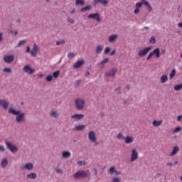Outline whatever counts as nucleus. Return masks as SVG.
Returning a JSON list of instances; mask_svg holds the SVG:
<instances>
[{"label":"nucleus","mask_w":182,"mask_h":182,"mask_svg":"<svg viewBox=\"0 0 182 182\" xmlns=\"http://www.w3.org/2000/svg\"><path fill=\"white\" fill-rule=\"evenodd\" d=\"M166 166H168V167H173V166H174V164L171 162H167Z\"/></svg>","instance_id":"obj_50"},{"label":"nucleus","mask_w":182,"mask_h":182,"mask_svg":"<svg viewBox=\"0 0 182 182\" xmlns=\"http://www.w3.org/2000/svg\"><path fill=\"white\" fill-rule=\"evenodd\" d=\"M150 43H156V37L152 36L149 41Z\"/></svg>","instance_id":"obj_44"},{"label":"nucleus","mask_w":182,"mask_h":182,"mask_svg":"<svg viewBox=\"0 0 182 182\" xmlns=\"http://www.w3.org/2000/svg\"><path fill=\"white\" fill-rule=\"evenodd\" d=\"M117 38H119V36H117V34H112L109 36L108 41L110 43H113L116 42V41H117Z\"/></svg>","instance_id":"obj_17"},{"label":"nucleus","mask_w":182,"mask_h":182,"mask_svg":"<svg viewBox=\"0 0 182 182\" xmlns=\"http://www.w3.org/2000/svg\"><path fill=\"white\" fill-rule=\"evenodd\" d=\"M56 173H58V174H62V170L61 169H55Z\"/></svg>","instance_id":"obj_56"},{"label":"nucleus","mask_w":182,"mask_h":182,"mask_svg":"<svg viewBox=\"0 0 182 182\" xmlns=\"http://www.w3.org/2000/svg\"><path fill=\"white\" fill-rule=\"evenodd\" d=\"M88 139L90 141L93 142L95 146H98L99 142L97 141V137H96V132L95 131H90L88 133Z\"/></svg>","instance_id":"obj_3"},{"label":"nucleus","mask_w":182,"mask_h":182,"mask_svg":"<svg viewBox=\"0 0 182 182\" xmlns=\"http://www.w3.org/2000/svg\"><path fill=\"white\" fill-rule=\"evenodd\" d=\"M26 52L27 53H29V52H31V47H29V46H26Z\"/></svg>","instance_id":"obj_54"},{"label":"nucleus","mask_w":182,"mask_h":182,"mask_svg":"<svg viewBox=\"0 0 182 182\" xmlns=\"http://www.w3.org/2000/svg\"><path fill=\"white\" fill-rule=\"evenodd\" d=\"M164 53H166V50L164 49L161 50V54L164 55Z\"/></svg>","instance_id":"obj_63"},{"label":"nucleus","mask_w":182,"mask_h":182,"mask_svg":"<svg viewBox=\"0 0 182 182\" xmlns=\"http://www.w3.org/2000/svg\"><path fill=\"white\" fill-rule=\"evenodd\" d=\"M68 21L70 22V23H73L75 22V20H73L70 17H68Z\"/></svg>","instance_id":"obj_48"},{"label":"nucleus","mask_w":182,"mask_h":182,"mask_svg":"<svg viewBox=\"0 0 182 182\" xmlns=\"http://www.w3.org/2000/svg\"><path fill=\"white\" fill-rule=\"evenodd\" d=\"M85 64L84 60H79L77 63L73 65L74 69H79L82 65Z\"/></svg>","instance_id":"obj_18"},{"label":"nucleus","mask_w":182,"mask_h":182,"mask_svg":"<svg viewBox=\"0 0 182 182\" xmlns=\"http://www.w3.org/2000/svg\"><path fill=\"white\" fill-rule=\"evenodd\" d=\"M37 176L35 173H31L29 174H27V178H31V180H35Z\"/></svg>","instance_id":"obj_27"},{"label":"nucleus","mask_w":182,"mask_h":182,"mask_svg":"<svg viewBox=\"0 0 182 182\" xmlns=\"http://www.w3.org/2000/svg\"><path fill=\"white\" fill-rule=\"evenodd\" d=\"M109 52H110V48L109 47H107L105 49V53L106 55H107V53H109Z\"/></svg>","instance_id":"obj_47"},{"label":"nucleus","mask_w":182,"mask_h":182,"mask_svg":"<svg viewBox=\"0 0 182 182\" xmlns=\"http://www.w3.org/2000/svg\"><path fill=\"white\" fill-rule=\"evenodd\" d=\"M88 18L89 19H95L97 22H102V18L99 13L89 14Z\"/></svg>","instance_id":"obj_8"},{"label":"nucleus","mask_w":182,"mask_h":182,"mask_svg":"<svg viewBox=\"0 0 182 182\" xmlns=\"http://www.w3.org/2000/svg\"><path fill=\"white\" fill-rule=\"evenodd\" d=\"M116 73H117V68H113L109 72L107 73L105 75L108 76V77H114L116 76Z\"/></svg>","instance_id":"obj_12"},{"label":"nucleus","mask_w":182,"mask_h":182,"mask_svg":"<svg viewBox=\"0 0 182 182\" xmlns=\"http://www.w3.org/2000/svg\"><path fill=\"white\" fill-rule=\"evenodd\" d=\"M47 82H52L53 80V76L49 75L46 77Z\"/></svg>","instance_id":"obj_38"},{"label":"nucleus","mask_w":182,"mask_h":182,"mask_svg":"<svg viewBox=\"0 0 182 182\" xmlns=\"http://www.w3.org/2000/svg\"><path fill=\"white\" fill-rule=\"evenodd\" d=\"M181 130H182V127H178L173 129V133H178Z\"/></svg>","instance_id":"obj_36"},{"label":"nucleus","mask_w":182,"mask_h":182,"mask_svg":"<svg viewBox=\"0 0 182 182\" xmlns=\"http://www.w3.org/2000/svg\"><path fill=\"white\" fill-rule=\"evenodd\" d=\"M90 9H92V6L88 5V6H86L85 7L81 9L80 12H83L85 11H90Z\"/></svg>","instance_id":"obj_31"},{"label":"nucleus","mask_w":182,"mask_h":182,"mask_svg":"<svg viewBox=\"0 0 182 182\" xmlns=\"http://www.w3.org/2000/svg\"><path fill=\"white\" fill-rule=\"evenodd\" d=\"M75 5H81L82 6H83V5H85V0H76Z\"/></svg>","instance_id":"obj_29"},{"label":"nucleus","mask_w":182,"mask_h":182,"mask_svg":"<svg viewBox=\"0 0 182 182\" xmlns=\"http://www.w3.org/2000/svg\"><path fill=\"white\" fill-rule=\"evenodd\" d=\"M14 59H15V55H5L4 58V60L6 63H12L14 62Z\"/></svg>","instance_id":"obj_11"},{"label":"nucleus","mask_w":182,"mask_h":182,"mask_svg":"<svg viewBox=\"0 0 182 182\" xmlns=\"http://www.w3.org/2000/svg\"><path fill=\"white\" fill-rule=\"evenodd\" d=\"M115 170V168H114V166H112L110 168H109V174H111V175H113V174H114V172L116 171H114Z\"/></svg>","instance_id":"obj_33"},{"label":"nucleus","mask_w":182,"mask_h":182,"mask_svg":"<svg viewBox=\"0 0 182 182\" xmlns=\"http://www.w3.org/2000/svg\"><path fill=\"white\" fill-rule=\"evenodd\" d=\"M93 170L95 176H97V168H95Z\"/></svg>","instance_id":"obj_60"},{"label":"nucleus","mask_w":182,"mask_h":182,"mask_svg":"<svg viewBox=\"0 0 182 182\" xmlns=\"http://www.w3.org/2000/svg\"><path fill=\"white\" fill-rule=\"evenodd\" d=\"M0 106L4 109V110L8 109V107H9V102L5 100H0Z\"/></svg>","instance_id":"obj_13"},{"label":"nucleus","mask_w":182,"mask_h":182,"mask_svg":"<svg viewBox=\"0 0 182 182\" xmlns=\"http://www.w3.org/2000/svg\"><path fill=\"white\" fill-rule=\"evenodd\" d=\"M84 129H86V126L85 125H78L77 127H75L74 128V130L77 131V132H82V130H84Z\"/></svg>","instance_id":"obj_24"},{"label":"nucleus","mask_w":182,"mask_h":182,"mask_svg":"<svg viewBox=\"0 0 182 182\" xmlns=\"http://www.w3.org/2000/svg\"><path fill=\"white\" fill-rule=\"evenodd\" d=\"M85 117V114H75L74 115L71 116V118L73 119V120H75V122H79V120H82Z\"/></svg>","instance_id":"obj_14"},{"label":"nucleus","mask_w":182,"mask_h":182,"mask_svg":"<svg viewBox=\"0 0 182 182\" xmlns=\"http://www.w3.org/2000/svg\"><path fill=\"white\" fill-rule=\"evenodd\" d=\"M89 75H90V73H89V71H87L85 73V76H89Z\"/></svg>","instance_id":"obj_64"},{"label":"nucleus","mask_w":182,"mask_h":182,"mask_svg":"<svg viewBox=\"0 0 182 182\" xmlns=\"http://www.w3.org/2000/svg\"><path fill=\"white\" fill-rule=\"evenodd\" d=\"M141 3L142 4V5H146V6H148L150 5V4L149 3V1H147V0H141Z\"/></svg>","instance_id":"obj_40"},{"label":"nucleus","mask_w":182,"mask_h":182,"mask_svg":"<svg viewBox=\"0 0 182 182\" xmlns=\"http://www.w3.org/2000/svg\"><path fill=\"white\" fill-rule=\"evenodd\" d=\"M33 164H32L31 163H27L21 167V170H28V171H31V170H33Z\"/></svg>","instance_id":"obj_15"},{"label":"nucleus","mask_w":182,"mask_h":182,"mask_svg":"<svg viewBox=\"0 0 182 182\" xmlns=\"http://www.w3.org/2000/svg\"><path fill=\"white\" fill-rule=\"evenodd\" d=\"M147 8L149 9V12H151L153 8L151 7V6L150 4L147 6Z\"/></svg>","instance_id":"obj_52"},{"label":"nucleus","mask_w":182,"mask_h":182,"mask_svg":"<svg viewBox=\"0 0 182 182\" xmlns=\"http://www.w3.org/2000/svg\"><path fill=\"white\" fill-rule=\"evenodd\" d=\"M6 146L11 153H17L18 146H16V145L14 144L12 142L6 141Z\"/></svg>","instance_id":"obj_6"},{"label":"nucleus","mask_w":182,"mask_h":182,"mask_svg":"<svg viewBox=\"0 0 182 182\" xmlns=\"http://www.w3.org/2000/svg\"><path fill=\"white\" fill-rule=\"evenodd\" d=\"M151 49H152L151 47H146V48L139 50L138 52V56H139V58H143V57L146 56V55H147Z\"/></svg>","instance_id":"obj_7"},{"label":"nucleus","mask_w":182,"mask_h":182,"mask_svg":"<svg viewBox=\"0 0 182 182\" xmlns=\"http://www.w3.org/2000/svg\"><path fill=\"white\" fill-rule=\"evenodd\" d=\"M8 164H9L8 159L4 158V159H2L1 164V166L2 167V168H5L6 167H8Z\"/></svg>","instance_id":"obj_22"},{"label":"nucleus","mask_w":182,"mask_h":182,"mask_svg":"<svg viewBox=\"0 0 182 182\" xmlns=\"http://www.w3.org/2000/svg\"><path fill=\"white\" fill-rule=\"evenodd\" d=\"M31 55L34 58L38 55V46L35 43L33 44V48L31 50Z\"/></svg>","instance_id":"obj_16"},{"label":"nucleus","mask_w":182,"mask_h":182,"mask_svg":"<svg viewBox=\"0 0 182 182\" xmlns=\"http://www.w3.org/2000/svg\"><path fill=\"white\" fill-rule=\"evenodd\" d=\"M178 28H182V22L178 23Z\"/></svg>","instance_id":"obj_62"},{"label":"nucleus","mask_w":182,"mask_h":182,"mask_svg":"<svg viewBox=\"0 0 182 182\" xmlns=\"http://www.w3.org/2000/svg\"><path fill=\"white\" fill-rule=\"evenodd\" d=\"M0 151H5V146L0 145Z\"/></svg>","instance_id":"obj_51"},{"label":"nucleus","mask_w":182,"mask_h":182,"mask_svg":"<svg viewBox=\"0 0 182 182\" xmlns=\"http://www.w3.org/2000/svg\"><path fill=\"white\" fill-rule=\"evenodd\" d=\"M154 55H155V58H156V59H159V58H160L161 56L160 48H157L154 49L152 52H151L146 57V60H150V59L153 58Z\"/></svg>","instance_id":"obj_4"},{"label":"nucleus","mask_w":182,"mask_h":182,"mask_svg":"<svg viewBox=\"0 0 182 182\" xmlns=\"http://www.w3.org/2000/svg\"><path fill=\"white\" fill-rule=\"evenodd\" d=\"M109 62V58H105L101 62V65H105V63H107Z\"/></svg>","instance_id":"obj_46"},{"label":"nucleus","mask_w":182,"mask_h":182,"mask_svg":"<svg viewBox=\"0 0 182 182\" xmlns=\"http://www.w3.org/2000/svg\"><path fill=\"white\" fill-rule=\"evenodd\" d=\"M176 76V69H173L169 74V79H173Z\"/></svg>","instance_id":"obj_30"},{"label":"nucleus","mask_w":182,"mask_h":182,"mask_svg":"<svg viewBox=\"0 0 182 182\" xmlns=\"http://www.w3.org/2000/svg\"><path fill=\"white\" fill-rule=\"evenodd\" d=\"M161 124H163V120L155 119L152 122L154 127H159V126H161Z\"/></svg>","instance_id":"obj_20"},{"label":"nucleus","mask_w":182,"mask_h":182,"mask_svg":"<svg viewBox=\"0 0 182 182\" xmlns=\"http://www.w3.org/2000/svg\"><path fill=\"white\" fill-rule=\"evenodd\" d=\"M97 4H101L102 5H107L109 1L107 0H94L93 5L96 6Z\"/></svg>","instance_id":"obj_19"},{"label":"nucleus","mask_w":182,"mask_h":182,"mask_svg":"<svg viewBox=\"0 0 182 182\" xmlns=\"http://www.w3.org/2000/svg\"><path fill=\"white\" fill-rule=\"evenodd\" d=\"M68 58L69 59H72L73 58H75V53H69L68 54Z\"/></svg>","instance_id":"obj_43"},{"label":"nucleus","mask_w":182,"mask_h":182,"mask_svg":"<svg viewBox=\"0 0 182 182\" xmlns=\"http://www.w3.org/2000/svg\"><path fill=\"white\" fill-rule=\"evenodd\" d=\"M9 113L16 116V120L17 123H21V122H25V113L21 112V110H16L14 108H9Z\"/></svg>","instance_id":"obj_1"},{"label":"nucleus","mask_w":182,"mask_h":182,"mask_svg":"<svg viewBox=\"0 0 182 182\" xmlns=\"http://www.w3.org/2000/svg\"><path fill=\"white\" fill-rule=\"evenodd\" d=\"M115 174L116 176H119V174H122V172L119 171H115Z\"/></svg>","instance_id":"obj_57"},{"label":"nucleus","mask_w":182,"mask_h":182,"mask_svg":"<svg viewBox=\"0 0 182 182\" xmlns=\"http://www.w3.org/2000/svg\"><path fill=\"white\" fill-rule=\"evenodd\" d=\"M56 45L57 46H59L60 45H65V40L57 41Z\"/></svg>","instance_id":"obj_41"},{"label":"nucleus","mask_w":182,"mask_h":182,"mask_svg":"<svg viewBox=\"0 0 182 182\" xmlns=\"http://www.w3.org/2000/svg\"><path fill=\"white\" fill-rule=\"evenodd\" d=\"M3 70L6 73H12V69L11 68H5Z\"/></svg>","instance_id":"obj_34"},{"label":"nucleus","mask_w":182,"mask_h":182,"mask_svg":"<svg viewBox=\"0 0 182 182\" xmlns=\"http://www.w3.org/2000/svg\"><path fill=\"white\" fill-rule=\"evenodd\" d=\"M117 139H119V140H124V136L123 135V134L119 133L117 135Z\"/></svg>","instance_id":"obj_35"},{"label":"nucleus","mask_w":182,"mask_h":182,"mask_svg":"<svg viewBox=\"0 0 182 182\" xmlns=\"http://www.w3.org/2000/svg\"><path fill=\"white\" fill-rule=\"evenodd\" d=\"M23 72L25 73H28V75H32V73H35V69L31 68V65H27L23 68Z\"/></svg>","instance_id":"obj_10"},{"label":"nucleus","mask_w":182,"mask_h":182,"mask_svg":"<svg viewBox=\"0 0 182 182\" xmlns=\"http://www.w3.org/2000/svg\"><path fill=\"white\" fill-rule=\"evenodd\" d=\"M177 119H178V122H181L182 115L178 116Z\"/></svg>","instance_id":"obj_59"},{"label":"nucleus","mask_w":182,"mask_h":182,"mask_svg":"<svg viewBox=\"0 0 182 182\" xmlns=\"http://www.w3.org/2000/svg\"><path fill=\"white\" fill-rule=\"evenodd\" d=\"M115 91L117 92V93H120V87H117Z\"/></svg>","instance_id":"obj_61"},{"label":"nucleus","mask_w":182,"mask_h":182,"mask_svg":"<svg viewBox=\"0 0 182 182\" xmlns=\"http://www.w3.org/2000/svg\"><path fill=\"white\" fill-rule=\"evenodd\" d=\"M139 12H140V9L136 8V9L134 10L135 15H137V14H139Z\"/></svg>","instance_id":"obj_55"},{"label":"nucleus","mask_w":182,"mask_h":182,"mask_svg":"<svg viewBox=\"0 0 182 182\" xmlns=\"http://www.w3.org/2000/svg\"><path fill=\"white\" fill-rule=\"evenodd\" d=\"M180 151V148L178 146H173L171 156H176Z\"/></svg>","instance_id":"obj_23"},{"label":"nucleus","mask_w":182,"mask_h":182,"mask_svg":"<svg viewBox=\"0 0 182 182\" xmlns=\"http://www.w3.org/2000/svg\"><path fill=\"white\" fill-rule=\"evenodd\" d=\"M26 43V40H21L18 43L17 46H22V45H25Z\"/></svg>","instance_id":"obj_37"},{"label":"nucleus","mask_w":182,"mask_h":182,"mask_svg":"<svg viewBox=\"0 0 182 182\" xmlns=\"http://www.w3.org/2000/svg\"><path fill=\"white\" fill-rule=\"evenodd\" d=\"M85 161H80L77 162V164H78V166H83V164H85Z\"/></svg>","instance_id":"obj_53"},{"label":"nucleus","mask_w":182,"mask_h":182,"mask_svg":"<svg viewBox=\"0 0 182 182\" xmlns=\"http://www.w3.org/2000/svg\"><path fill=\"white\" fill-rule=\"evenodd\" d=\"M50 116L53 117H58V113L56 111H52L50 113Z\"/></svg>","instance_id":"obj_42"},{"label":"nucleus","mask_w":182,"mask_h":182,"mask_svg":"<svg viewBox=\"0 0 182 182\" xmlns=\"http://www.w3.org/2000/svg\"><path fill=\"white\" fill-rule=\"evenodd\" d=\"M112 182H120V178H114Z\"/></svg>","instance_id":"obj_49"},{"label":"nucleus","mask_w":182,"mask_h":182,"mask_svg":"<svg viewBox=\"0 0 182 182\" xmlns=\"http://www.w3.org/2000/svg\"><path fill=\"white\" fill-rule=\"evenodd\" d=\"M137 159H139V152H137V150L136 149H132L131 153L130 161L133 163V161H136Z\"/></svg>","instance_id":"obj_9"},{"label":"nucleus","mask_w":182,"mask_h":182,"mask_svg":"<svg viewBox=\"0 0 182 182\" xmlns=\"http://www.w3.org/2000/svg\"><path fill=\"white\" fill-rule=\"evenodd\" d=\"M168 80V77L166 75H164L161 77L160 82L161 83H166Z\"/></svg>","instance_id":"obj_25"},{"label":"nucleus","mask_w":182,"mask_h":182,"mask_svg":"<svg viewBox=\"0 0 182 182\" xmlns=\"http://www.w3.org/2000/svg\"><path fill=\"white\" fill-rule=\"evenodd\" d=\"M75 107L77 109V110H82L85 107V100L83 99H76L75 101Z\"/></svg>","instance_id":"obj_5"},{"label":"nucleus","mask_w":182,"mask_h":182,"mask_svg":"<svg viewBox=\"0 0 182 182\" xmlns=\"http://www.w3.org/2000/svg\"><path fill=\"white\" fill-rule=\"evenodd\" d=\"M102 50H103V46H98L96 48V53L99 55V53H102Z\"/></svg>","instance_id":"obj_28"},{"label":"nucleus","mask_w":182,"mask_h":182,"mask_svg":"<svg viewBox=\"0 0 182 182\" xmlns=\"http://www.w3.org/2000/svg\"><path fill=\"white\" fill-rule=\"evenodd\" d=\"M85 177H90V171H80L74 174V178H83Z\"/></svg>","instance_id":"obj_2"},{"label":"nucleus","mask_w":182,"mask_h":182,"mask_svg":"<svg viewBox=\"0 0 182 182\" xmlns=\"http://www.w3.org/2000/svg\"><path fill=\"white\" fill-rule=\"evenodd\" d=\"M62 156L64 159H68V157H70V152L68 151H64L62 153Z\"/></svg>","instance_id":"obj_26"},{"label":"nucleus","mask_w":182,"mask_h":182,"mask_svg":"<svg viewBox=\"0 0 182 182\" xmlns=\"http://www.w3.org/2000/svg\"><path fill=\"white\" fill-rule=\"evenodd\" d=\"M141 5H142L141 1L138 2V3L136 4V8L139 9V8H141Z\"/></svg>","instance_id":"obj_45"},{"label":"nucleus","mask_w":182,"mask_h":182,"mask_svg":"<svg viewBox=\"0 0 182 182\" xmlns=\"http://www.w3.org/2000/svg\"><path fill=\"white\" fill-rule=\"evenodd\" d=\"M59 75H60V73L59 71H55L53 73V77H58Z\"/></svg>","instance_id":"obj_39"},{"label":"nucleus","mask_w":182,"mask_h":182,"mask_svg":"<svg viewBox=\"0 0 182 182\" xmlns=\"http://www.w3.org/2000/svg\"><path fill=\"white\" fill-rule=\"evenodd\" d=\"M133 141H134V137L130 136H127L125 137V143L127 144H131V143H133Z\"/></svg>","instance_id":"obj_21"},{"label":"nucleus","mask_w":182,"mask_h":182,"mask_svg":"<svg viewBox=\"0 0 182 182\" xmlns=\"http://www.w3.org/2000/svg\"><path fill=\"white\" fill-rule=\"evenodd\" d=\"M116 54V50H114L113 51L111 52L110 55L113 56V55Z\"/></svg>","instance_id":"obj_58"},{"label":"nucleus","mask_w":182,"mask_h":182,"mask_svg":"<svg viewBox=\"0 0 182 182\" xmlns=\"http://www.w3.org/2000/svg\"><path fill=\"white\" fill-rule=\"evenodd\" d=\"M181 89H182V83H181V84H179V85H176V86H175V87H173V90H174L176 92H178L179 90H181Z\"/></svg>","instance_id":"obj_32"}]
</instances>
